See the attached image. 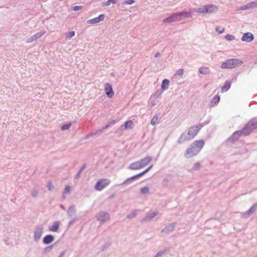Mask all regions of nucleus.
Here are the masks:
<instances>
[{
    "mask_svg": "<svg viewBox=\"0 0 257 257\" xmlns=\"http://www.w3.org/2000/svg\"><path fill=\"white\" fill-rule=\"evenodd\" d=\"M60 223L59 221H55L52 226L49 228L51 231L57 232L59 229Z\"/></svg>",
    "mask_w": 257,
    "mask_h": 257,
    "instance_id": "obj_23",
    "label": "nucleus"
},
{
    "mask_svg": "<svg viewBox=\"0 0 257 257\" xmlns=\"http://www.w3.org/2000/svg\"><path fill=\"white\" fill-rule=\"evenodd\" d=\"M135 1L134 0H126L123 2V5H132Z\"/></svg>",
    "mask_w": 257,
    "mask_h": 257,
    "instance_id": "obj_48",
    "label": "nucleus"
},
{
    "mask_svg": "<svg viewBox=\"0 0 257 257\" xmlns=\"http://www.w3.org/2000/svg\"><path fill=\"white\" fill-rule=\"evenodd\" d=\"M157 214H158V213L157 212H154L151 213L150 214L145 216L143 219V220L144 221H149V220L154 218Z\"/></svg>",
    "mask_w": 257,
    "mask_h": 257,
    "instance_id": "obj_24",
    "label": "nucleus"
},
{
    "mask_svg": "<svg viewBox=\"0 0 257 257\" xmlns=\"http://www.w3.org/2000/svg\"><path fill=\"white\" fill-rule=\"evenodd\" d=\"M158 121V116L156 114L151 120V124L153 125H155Z\"/></svg>",
    "mask_w": 257,
    "mask_h": 257,
    "instance_id": "obj_39",
    "label": "nucleus"
},
{
    "mask_svg": "<svg viewBox=\"0 0 257 257\" xmlns=\"http://www.w3.org/2000/svg\"><path fill=\"white\" fill-rule=\"evenodd\" d=\"M152 160V157L148 156L144 159L139 160L140 164L141 165V168H143L148 165L151 162Z\"/></svg>",
    "mask_w": 257,
    "mask_h": 257,
    "instance_id": "obj_14",
    "label": "nucleus"
},
{
    "mask_svg": "<svg viewBox=\"0 0 257 257\" xmlns=\"http://www.w3.org/2000/svg\"><path fill=\"white\" fill-rule=\"evenodd\" d=\"M220 100V97L219 95H216L213 97V98L211 99V103H214L215 105L217 104Z\"/></svg>",
    "mask_w": 257,
    "mask_h": 257,
    "instance_id": "obj_38",
    "label": "nucleus"
},
{
    "mask_svg": "<svg viewBox=\"0 0 257 257\" xmlns=\"http://www.w3.org/2000/svg\"><path fill=\"white\" fill-rule=\"evenodd\" d=\"M231 83L229 81H226L224 85L221 88L222 92L227 91L230 87Z\"/></svg>",
    "mask_w": 257,
    "mask_h": 257,
    "instance_id": "obj_27",
    "label": "nucleus"
},
{
    "mask_svg": "<svg viewBox=\"0 0 257 257\" xmlns=\"http://www.w3.org/2000/svg\"><path fill=\"white\" fill-rule=\"evenodd\" d=\"M256 128H257V117L250 119L244 126V130L248 133V135L253 130Z\"/></svg>",
    "mask_w": 257,
    "mask_h": 257,
    "instance_id": "obj_6",
    "label": "nucleus"
},
{
    "mask_svg": "<svg viewBox=\"0 0 257 257\" xmlns=\"http://www.w3.org/2000/svg\"><path fill=\"white\" fill-rule=\"evenodd\" d=\"M166 249L161 250L157 252L154 257H162L166 253Z\"/></svg>",
    "mask_w": 257,
    "mask_h": 257,
    "instance_id": "obj_37",
    "label": "nucleus"
},
{
    "mask_svg": "<svg viewBox=\"0 0 257 257\" xmlns=\"http://www.w3.org/2000/svg\"><path fill=\"white\" fill-rule=\"evenodd\" d=\"M200 167V164L199 162H196L194 164L193 167L192 168V170H198L199 169Z\"/></svg>",
    "mask_w": 257,
    "mask_h": 257,
    "instance_id": "obj_43",
    "label": "nucleus"
},
{
    "mask_svg": "<svg viewBox=\"0 0 257 257\" xmlns=\"http://www.w3.org/2000/svg\"><path fill=\"white\" fill-rule=\"evenodd\" d=\"M254 37L252 34L249 32H247L243 34L241 40L243 42L249 43L252 41Z\"/></svg>",
    "mask_w": 257,
    "mask_h": 257,
    "instance_id": "obj_12",
    "label": "nucleus"
},
{
    "mask_svg": "<svg viewBox=\"0 0 257 257\" xmlns=\"http://www.w3.org/2000/svg\"><path fill=\"white\" fill-rule=\"evenodd\" d=\"M82 9V6H74L72 8V10L74 11H77L78 10H80L81 9Z\"/></svg>",
    "mask_w": 257,
    "mask_h": 257,
    "instance_id": "obj_52",
    "label": "nucleus"
},
{
    "mask_svg": "<svg viewBox=\"0 0 257 257\" xmlns=\"http://www.w3.org/2000/svg\"><path fill=\"white\" fill-rule=\"evenodd\" d=\"M103 132V129L102 128L99 129V130H96L93 132H91V133L87 135L85 138L86 139H88L89 138H90V137H92L93 136H99L101 134H102Z\"/></svg>",
    "mask_w": 257,
    "mask_h": 257,
    "instance_id": "obj_15",
    "label": "nucleus"
},
{
    "mask_svg": "<svg viewBox=\"0 0 257 257\" xmlns=\"http://www.w3.org/2000/svg\"><path fill=\"white\" fill-rule=\"evenodd\" d=\"M43 232V227L40 225L35 228L34 232V240L35 242H38L42 235Z\"/></svg>",
    "mask_w": 257,
    "mask_h": 257,
    "instance_id": "obj_8",
    "label": "nucleus"
},
{
    "mask_svg": "<svg viewBox=\"0 0 257 257\" xmlns=\"http://www.w3.org/2000/svg\"><path fill=\"white\" fill-rule=\"evenodd\" d=\"M64 255H65V252H62L61 253V254H60V255L58 257H64Z\"/></svg>",
    "mask_w": 257,
    "mask_h": 257,
    "instance_id": "obj_58",
    "label": "nucleus"
},
{
    "mask_svg": "<svg viewBox=\"0 0 257 257\" xmlns=\"http://www.w3.org/2000/svg\"><path fill=\"white\" fill-rule=\"evenodd\" d=\"M205 6H202V7L194 9L193 11L198 13H206V12Z\"/></svg>",
    "mask_w": 257,
    "mask_h": 257,
    "instance_id": "obj_28",
    "label": "nucleus"
},
{
    "mask_svg": "<svg viewBox=\"0 0 257 257\" xmlns=\"http://www.w3.org/2000/svg\"><path fill=\"white\" fill-rule=\"evenodd\" d=\"M63 199H65V197L64 196H63Z\"/></svg>",
    "mask_w": 257,
    "mask_h": 257,
    "instance_id": "obj_62",
    "label": "nucleus"
},
{
    "mask_svg": "<svg viewBox=\"0 0 257 257\" xmlns=\"http://www.w3.org/2000/svg\"><path fill=\"white\" fill-rule=\"evenodd\" d=\"M199 72L202 74H208L210 73L209 69L207 67L202 66L199 68Z\"/></svg>",
    "mask_w": 257,
    "mask_h": 257,
    "instance_id": "obj_26",
    "label": "nucleus"
},
{
    "mask_svg": "<svg viewBox=\"0 0 257 257\" xmlns=\"http://www.w3.org/2000/svg\"><path fill=\"white\" fill-rule=\"evenodd\" d=\"M86 165L85 164L83 165L82 167L81 168L80 170L78 171L77 174L75 176V179H78L80 178L81 173L82 172V171L86 168Z\"/></svg>",
    "mask_w": 257,
    "mask_h": 257,
    "instance_id": "obj_34",
    "label": "nucleus"
},
{
    "mask_svg": "<svg viewBox=\"0 0 257 257\" xmlns=\"http://www.w3.org/2000/svg\"><path fill=\"white\" fill-rule=\"evenodd\" d=\"M153 167V165H152L150 166L148 168L149 169V170H150Z\"/></svg>",
    "mask_w": 257,
    "mask_h": 257,
    "instance_id": "obj_59",
    "label": "nucleus"
},
{
    "mask_svg": "<svg viewBox=\"0 0 257 257\" xmlns=\"http://www.w3.org/2000/svg\"><path fill=\"white\" fill-rule=\"evenodd\" d=\"M205 6L206 13H212L217 10V7L213 5H207Z\"/></svg>",
    "mask_w": 257,
    "mask_h": 257,
    "instance_id": "obj_17",
    "label": "nucleus"
},
{
    "mask_svg": "<svg viewBox=\"0 0 257 257\" xmlns=\"http://www.w3.org/2000/svg\"><path fill=\"white\" fill-rule=\"evenodd\" d=\"M138 179L137 176L136 175L132 176L128 179H127L126 180H125L124 182H123L120 185H128L131 183H132L134 180Z\"/></svg>",
    "mask_w": 257,
    "mask_h": 257,
    "instance_id": "obj_20",
    "label": "nucleus"
},
{
    "mask_svg": "<svg viewBox=\"0 0 257 257\" xmlns=\"http://www.w3.org/2000/svg\"><path fill=\"white\" fill-rule=\"evenodd\" d=\"M54 240V237L52 235L49 234L46 235L43 239V242L45 244H48L53 242Z\"/></svg>",
    "mask_w": 257,
    "mask_h": 257,
    "instance_id": "obj_19",
    "label": "nucleus"
},
{
    "mask_svg": "<svg viewBox=\"0 0 257 257\" xmlns=\"http://www.w3.org/2000/svg\"><path fill=\"white\" fill-rule=\"evenodd\" d=\"M204 145L205 142L203 140L195 141L187 149L184 157L188 159L197 155Z\"/></svg>",
    "mask_w": 257,
    "mask_h": 257,
    "instance_id": "obj_2",
    "label": "nucleus"
},
{
    "mask_svg": "<svg viewBox=\"0 0 257 257\" xmlns=\"http://www.w3.org/2000/svg\"><path fill=\"white\" fill-rule=\"evenodd\" d=\"M76 212V207L74 205H71L68 209L67 214L69 217H71L75 215Z\"/></svg>",
    "mask_w": 257,
    "mask_h": 257,
    "instance_id": "obj_16",
    "label": "nucleus"
},
{
    "mask_svg": "<svg viewBox=\"0 0 257 257\" xmlns=\"http://www.w3.org/2000/svg\"><path fill=\"white\" fill-rule=\"evenodd\" d=\"M39 190L36 188L32 189L31 191V194L32 197H37L39 195Z\"/></svg>",
    "mask_w": 257,
    "mask_h": 257,
    "instance_id": "obj_36",
    "label": "nucleus"
},
{
    "mask_svg": "<svg viewBox=\"0 0 257 257\" xmlns=\"http://www.w3.org/2000/svg\"><path fill=\"white\" fill-rule=\"evenodd\" d=\"M170 81L168 79H165L163 80L161 84V88L163 90H167L168 89Z\"/></svg>",
    "mask_w": 257,
    "mask_h": 257,
    "instance_id": "obj_25",
    "label": "nucleus"
},
{
    "mask_svg": "<svg viewBox=\"0 0 257 257\" xmlns=\"http://www.w3.org/2000/svg\"><path fill=\"white\" fill-rule=\"evenodd\" d=\"M47 188L49 190H52L54 188V186L52 184V182H49L47 185Z\"/></svg>",
    "mask_w": 257,
    "mask_h": 257,
    "instance_id": "obj_54",
    "label": "nucleus"
},
{
    "mask_svg": "<svg viewBox=\"0 0 257 257\" xmlns=\"http://www.w3.org/2000/svg\"><path fill=\"white\" fill-rule=\"evenodd\" d=\"M157 93H158V95H161V94L162 93V91H158L157 92Z\"/></svg>",
    "mask_w": 257,
    "mask_h": 257,
    "instance_id": "obj_60",
    "label": "nucleus"
},
{
    "mask_svg": "<svg viewBox=\"0 0 257 257\" xmlns=\"http://www.w3.org/2000/svg\"><path fill=\"white\" fill-rule=\"evenodd\" d=\"M225 39L228 41H231L235 39V37L233 35L227 34L225 36Z\"/></svg>",
    "mask_w": 257,
    "mask_h": 257,
    "instance_id": "obj_42",
    "label": "nucleus"
},
{
    "mask_svg": "<svg viewBox=\"0 0 257 257\" xmlns=\"http://www.w3.org/2000/svg\"><path fill=\"white\" fill-rule=\"evenodd\" d=\"M105 17L104 14L100 15L98 17H96L94 19H90L87 21L88 24L95 25L103 21Z\"/></svg>",
    "mask_w": 257,
    "mask_h": 257,
    "instance_id": "obj_10",
    "label": "nucleus"
},
{
    "mask_svg": "<svg viewBox=\"0 0 257 257\" xmlns=\"http://www.w3.org/2000/svg\"><path fill=\"white\" fill-rule=\"evenodd\" d=\"M149 171L150 170H149V169L147 168L146 170H145L144 171L142 172V173L136 175V176L139 178L142 177V176H143L144 175H145V174H146L147 173H148Z\"/></svg>",
    "mask_w": 257,
    "mask_h": 257,
    "instance_id": "obj_45",
    "label": "nucleus"
},
{
    "mask_svg": "<svg viewBox=\"0 0 257 257\" xmlns=\"http://www.w3.org/2000/svg\"><path fill=\"white\" fill-rule=\"evenodd\" d=\"M61 207L62 209H65L63 205H61Z\"/></svg>",
    "mask_w": 257,
    "mask_h": 257,
    "instance_id": "obj_61",
    "label": "nucleus"
},
{
    "mask_svg": "<svg viewBox=\"0 0 257 257\" xmlns=\"http://www.w3.org/2000/svg\"><path fill=\"white\" fill-rule=\"evenodd\" d=\"M180 15V19L182 16H184L185 18H189L191 16V13L190 12H182L178 13Z\"/></svg>",
    "mask_w": 257,
    "mask_h": 257,
    "instance_id": "obj_30",
    "label": "nucleus"
},
{
    "mask_svg": "<svg viewBox=\"0 0 257 257\" xmlns=\"http://www.w3.org/2000/svg\"><path fill=\"white\" fill-rule=\"evenodd\" d=\"M71 124V122L65 124L61 126V130L63 131L67 130L70 127Z\"/></svg>",
    "mask_w": 257,
    "mask_h": 257,
    "instance_id": "obj_41",
    "label": "nucleus"
},
{
    "mask_svg": "<svg viewBox=\"0 0 257 257\" xmlns=\"http://www.w3.org/2000/svg\"><path fill=\"white\" fill-rule=\"evenodd\" d=\"M71 191V188L69 186H67L65 187V190L64 191V194H68Z\"/></svg>",
    "mask_w": 257,
    "mask_h": 257,
    "instance_id": "obj_51",
    "label": "nucleus"
},
{
    "mask_svg": "<svg viewBox=\"0 0 257 257\" xmlns=\"http://www.w3.org/2000/svg\"><path fill=\"white\" fill-rule=\"evenodd\" d=\"M133 121L132 120H128L125 122L123 125L120 126V130H124L127 128H131L132 127Z\"/></svg>",
    "mask_w": 257,
    "mask_h": 257,
    "instance_id": "obj_21",
    "label": "nucleus"
},
{
    "mask_svg": "<svg viewBox=\"0 0 257 257\" xmlns=\"http://www.w3.org/2000/svg\"><path fill=\"white\" fill-rule=\"evenodd\" d=\"M242 61L237 59H229L222 62L221 67L222 69H232L242 64Z\"/></svg>",
    "mask_w": 257,
    "mask_h": 257,
    "instance_id": "obj_3",
    "label": "nucleus"
},
{
    "mask_svg": "<svg viewBox=\"0 0 257 257\" xmlns=\"http://www.w3.org/2000/svg\"><path fill=\"white\" fill-rule=\"evenodd\" d=\"M176 225V222L170 223L162 229V232L166 234H168L174 230Z\"/></svg>",
    "mask_w": 257,
    "mask_h": 257,
    "instance_id": "obj_11",
    "label": "nucleus"
},
{
    "mask_svg": "<svg viewBox=\"0 0 257 257\" xmlns=\"http://www.w3.org/2000/svg\"><path fill=\"white\" fill-rule=\"evenodd\" d=\"M150 192V188L148 186H145L141 188L140 190V193L141 194L147 195Z\"/></svg>",
    "mask_w": 257,
    "mask_h": 257,
    "instance_id": "obj_29",
    "label": "nucleus"
},
{
    "mask_svg": "<svg viewBox=\"0 0 257 257\" xmlns=\"http://www.w3.org/2000/svg\"><path fill=\"white\" fill-rule=\"evenodd\" d=\"M75 220H76V218H74L73 219H72L71 220H70L68 224V227H69L72 224H73Z\"/></svg>",
    "mask_w": 257,
    "mask_h": 257,
    "instance_id": "obj_55",
    "label": "nucleus"
},
{
    "mask_svg": "<svg viewBox=\"0 0 257 257\" xmlns=\"http://www.w3.org/2000/svg\"><path fill=\"white\" fill-rule=\"evenodd\" d=\"M45 33H46L45 31L42 30L33 36H34V38H35V39L36 40L38 39L41 38L43 35H44L45 34Z\"/></svg>",
    "mask_w": 257,
    "mask_h": 257,
    "instance_id": "obj_33",
    "label": "nucleus"
},
{
    "mask_svg": "<svg viewBox=\"0 0 257 257\" xmlns=\"http://www.w3.org/2000/svg\"><path fill=\"white\" fill-rule=\"evenodd\" d=\"M115 122H116L115 120H111L105 126L102 127V128L103 129V131H104L105 129L108 128L110 126L114 124L115 123Z\"/></svg>",
    "mask_w": 257,
    "mask_h": 257,
    "instance_id": "obj_40",
    "label": "nucleus"
},
{
    "mask_svg": "<svg viewBox=\"0 0 257 257\" xmlns=\"http://www.w3.org/2000/svg\"><path fill=\"white\" fill-rule=\"evenodd\" d=\"M248 135V133L245 130L244 127L240 131L234 132L232 136L228 138V141L230 142H234L238 140L241 136H246Z\"/></svg>",
    "mask_w": 257,
    "mask_h": 257,
    "instance_id": "obj_5",
    "label": "nucleus"
},
{
    "mask_svg": "<svg viewBox=\"0 0 257 257\" xmlns=\"http://www.w3.org/2000/svg\"><path fill=\"white\" fill-rule=\"evenodd\" d=\"M53 246L54 245H51L46 247L44 249V251L45 252H49L51 251L53 248Z\"/></svg>",
    "mask_w": 257,
    "mask_h": 257,
    "instance_id": "obj_44",
    "label": "nucleus"
},
{
    "mask_svg": "<svg viewBox=\"0 0 257 257\" xmlns=\"http://www.w3.org/2000/svg\"><path fill=\"white\" fill-rule=\"evenodd\" d=\"M203 126L202 124L193 125L190 127L188 130L183 133L177 140V143L181 144L183 142L193 139Z\"/></svg>",
    "mask_w": 257,
    "mask_h": 257,
    "instance_id": "obj_1",
    "label": "nucleus"
},
{
    "mask_svg": "<svg viewBox=\"0 0 257 257\" xmlns=\"http://www.w3.org/2000/svg\"><path fill=\"white\" fill-rule=\"evenodd\" d=\"M104 89L106 95L108 97L111 98L114 94L111 85L108 83H105Z\"/></svg>",
    "mask_w": 257,
    "mask_h": 257,
    "instance_id": "obj_13",
    "label": "nucleus"
},
{
    "mask_svg": "<svg viewBox=\"0 0 257 257\" xmlns=\"http://www.w3.org/2000/svg\"><path fill=\"white\" fill-rule=\"evenodd\" d=\"M139 161L134 162L130 165L128 168L132 170H137L142 169Z\"/></svg>",
    "mask_w": 257,
    "mask_h": 257,
    "instance_id": "obj_18",
    "label": "nucleus"
},
{
    "mask_svg": "<svg viewBox=\"0 0 257 257\" xmlns=\"http://www.w3.org/2000/svg\"><path fill=\"white\" fill-rule=\"evenodd\" d=\"M257 209V202L254 203L246 212L248 216H250Z\"/></svg>",
    "mask_w": 257,
    "mask_h": 257,
    "instance_id": "obj_22",
    "label": "nucleus"
},
{
    "mask_svg": "<svg viewBox=\"0 0 257 257\" xmlns=\"http://www.w3.org/2000/svg\"><path fill=\"white\" fill-rule=\"evenodd\" d=\"M184 73V70L183 69H179L176 75H178L179 76H182Z\"/></svg>",
    "mask_w": 257,
    "mask_h": 257,
    "instance_id": "obj_53",
    "label": "nucleus"
},
{
    "mask_svg": "<svg viewBox=\"0 0 257 257\" xmlns=\"http://www.w3.org/2000/svg\"><path fill=\"white\" fill-rule=\"evenodd\" d=\"M215 30L216 32H218L219 34H221L224 32L225 29L222 28V29H220V27L217 26L215 28Z\"/></svg>",
    "mask_w": 257,
    "mask_h": 257,
    "instance_id": "obj_47",
    "label": "nucleus"
},
{
    "mask_svg": "<svg viewBox=\"0 0 257 257\" xmlns=\"http://www.w3.org/2000/svg\"><path fill=\"white\" fill-rule=\"evenodd\" d=\"M111 3L113 4H116V0H107L105 3V6H109Z\"/></svg>",
    "mask_w": 257,
    "mask_h": 257,
    "instance_id": "obj_49",
    "label": "nucleus"
},
{
    "mask_svg": "<svg viewBox=\"0 0 257 257\" xmlns=\"http://www.w3.org/2000/svg\"><path fill=\"white\" fill-rule=\"evenodd\" d=\"M248 10V9L247 8V7H246V5H244V6H243L242 7H241L238 10Z\"/></svg>",
    "mask_w": 257,
    "mask_h": 257,
    "instance_id": "obj_56",
    "label": "nucleus"
},
{
    "mask_svg": "<svg viewBox=\"0 0 257 257\" xmlns=\"http://www.w3.org/2000/svg\"><path fill=\"white\" fill-rule=\"evenodd\" d=\"M35 41H36V40L34 38V36H32L31 37H30V38H29L28 39H27L26 43H30L33 42H34Z\"/></svg>",
    "mask_w": 257,
    "mask_h": 257,
    "instance_id": "obj_50",
    "label": "nucleus"
},
{
    "mask_svg": "<svg viewBox=\"0 0 257 257\" xmlns=\"http://www.w3.org/2000/svg\"><path fill=\"white\" fill-rule=\"evenodd\" d=\"M161 55L160 53H159V52H157L155 54V57H158L159 56H160Z\"/></svg>",
    "mask_w": 257,
    "mask_h": 257,
    "instance_id": "obj_57",
    "label": "nucleus"
},
{
    "mask_svg": "<svg viewBox=\"0 0 257 257\" xmlns=\"http://www.w3.org/2000/svg\"><path fill=\"white\" fill-rule=\"evenodd\" d=\"M139 211L138 209L134 210L132 212L127 215V218L131 219L134 218L137 215Z\"/></svg>",
    "mask_w": 257,
    "mask_h": 257,
    "instance_id": "obj_31",
    "label": "nucleus"
},
{
    "mask_svg": "<svg viewBox=\"0 0 257 257\" xmlns=\"http://www.w3.org/2000/svg\"><path fill=\"white\" fill-rule=\"evenodd\" d=\"M75 33L74 31H71L68 32L65 34L66 39L69 40L71 39L73 37H74L75 36Z\"/></svg>",
    "mask_w": 257,
    "mask_h": 257,
    "instance_id": "obj_35",
    "label": "nucleus"
},
{
    "mask_svg": "<svg viewBox=\"0 0 257 257\" xmlns=\"http://www.w3.org/2000/svg\"><path fill=\"white\" fill-rule=\"evenodd\" d=\"M180 20V15L178 14V13H176L173 14L170 17L166 19H164L163 20V22L164 23H170L172 22H176L177 21H179Z\"/></svg>",
    "mask_w": 257,
    "mask_h": 257,
    "instance_id": "obj_9",
    "label": "nucleus"
},
{
    "mask_svg": "<svg viewBox=\"0 0 257 257\" xmlns=\"http://www.w3.org/2000/svg\"><path fill=\"white\" fill-rule=\"evenodd\" d=\"M97 220L101 223H104L108 221L110 219L109 213L105 212H100L96 215Z\"/></svg>",
    "mask_w": 257,
    "mask_h": 257,
    "instance_id": "obj_7",
    "label": "nucleus"
},
{
    "mask_svg": "<svg viewBox=\"0 0 257 257\" xmlns=\"http://www.w3.org/2000/svg\"><path fill=\"white\" fill-rule=\"evenodd\" d=\"M110 243V242H105L104 245L102 247L101 250L102 251H104L108 246H109Z\"/></svg>",
    "mask_w": 257,
    "mask_h": 257,
    "instance_id": "obj_46",
    "label": "nucleus"
},
{
    "mask_svg": "<svg viewBox=\"0 0 257 257\" xmlns=\"http://www.w3.org/2000/svg\"><path fill=\"white\" fill-rule=\"evenodd\" d=\"M110 182L108 179H99L94 186V189L97 191H101L108 186Z\"/></svg>",
    "mask_w": 257,
    "mask_h": 257,
    "instance_id": "obj_4",
    "label": "nucleus"
},
{
    "mask_svg": "<svg viewBox=\"0 0 257 257\" xmlns=\"http://www.w3.org/2000/svg\"><path fill=\"white\" fill-rule=\"evenodd\" d=\"M247 8L248 9L254 8L257 7V0L247 3L246 4Z\"/></svg>",
    "mask_w": 257,
    "mask_h": 257,
    "instance_id": "obj_32",
    "label": "nucleus"
}]
</instances>
